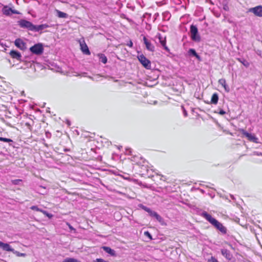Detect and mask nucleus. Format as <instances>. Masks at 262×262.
I'll return each instance as SVG.
<instances>
[{
	"instance_id": "20",
	"label": "nucleus",
	"mask_w": 262,
	"mask_h": 262,
	"mask_svg": "<svg viewBox=\"0 0 262 262\" xmlns=\"http://www.w3.org/2000/svg\"><path fill=\"white\" fill-rule=\"evenodd\" d=\"M149 214L150 216L155 217L159 222H161L162 220L161 216L155 211L151 210Z\"/></svg>"
},
{
	"instance_id": "9",
	"label": "nucleus",
	"mask_w": 262,
	"mask_h": 262,
	"mask_svg": "<svg viewBox=\"0 0 262 262\" xmlns=\"http://www.w3.org/2000/svg\"><path fill=\"white\" fill-rule=\"evenodd\" d=\"M158 39L161 46L167 52H169L170 50L168 47L166 46V36H163L160 34H158Z\"/></svg>"
},
{
	"instance_id": "18",
	"label": "nucleus",
	"mask_w": 262,
	"mask_h": 262,
	"mask_svg": "<svg viewBox=\"0 0 262 262\" xmlns=\"http://www.w3.org/2000/svg\"><path fill=\"white\" fill-rule=\"evenodd\" d=\"M102 248L105 251L106 253L110 254L111 255L115 256H116V252L114 250L112 249L109 247L103 246Z\"/></svg>"
},
{
	"instance_id": "15",
	"label": "nucleus",
	"mask_w": 262,
	"mask_h": 262,
	"mask_svg": "<svg viewBox=\"0 0 262 262\" xmlns=\"http://www.w3.org/2000/svg\"><path fill=\"white\" fill-rule=\"evenodd\" d=\"M0 248L6 251H13V249L7 243H4L0 241Z\"/></svg>"
},
{
	"instance_id": "17",
	"label": "nucleus",
	"mask_w": 262,
	"mask_h": 262,
	"mask_svg": "<svg viewBox=\"0 0 262 262\" xmlns=\"http://www.w3.org/2000/svg\"><path fill=\"white\" fill-rule=\"evenodd\" d=\"M48 27L49 25L47 24H41L38 26L34 25L33 31L38 32L40 30L48 28Z\"/></svg>"
},
{
	"instance_id": "30",
	"label": "nucleus",
	"mask_w": 262,
	"mask_h": 262,
	"mask_svg": "<svg viewBox=\"0 0 262 262\" xmlns=\"http://www.w3.org/2000/svg\"><path fill=\"white\" fill-rule=\"evenodd\" d=\"M14 253L16 254V256H19V257H20V256L25 257L26 255V254L25 253H20L18 251H15L14 252Z\"/></svg>"
},
{
	"instance_id": "34",
	"label": "nucleus",
	"mask_w": 262,
	"mask_h": 262,
	"mask_svg": "<svg viewBox=\"0 0 262 262\" xmlns=\"http://www.w3.org/2000/svg\"><path fill=\"white\" fill-rule=\"evenodd\" d=\"M143 209H144V210H145L146 212H147L149 214L151 211V210L150 208H147L146 207H144Z\"/></svg>"
},
{
	"instance_id": "37",
	"label": "nucleus",
	"mask_w": 262,
	"mask_h": 262,
	"mask_svg": "<svg viewBox=\"0 0 262 262\" xmlns=\"http://www.w3.org/2000/svg\"><path fill=\"white\" fill-rule=\"evenodd\" d=\"M144 234L145 235H147L150 239H151V236L148 231L145 232Z\"/></svg>"
},
{
	"instance_id": "35",
	"label": "nucleus",
	"mask_w": 262,
	"mask_h": 262,
	"mask_svg": "<svg viewBox=\"0 0 262 262\" xmlns=\"http://www.w3.org/2000/svg\"><path fill=\"white\" fill-rule=\"evenodd\" d=\"M25 125L26 126H27L28 127V128L30 130H32V126L31 125H30V124L28 122H26L25 123Z\"/></svg>"
},
{
	"instance_id": "8",
	"label": "nucleus",
	"mask_w": 262,
	"mask_h": 262,
	"mask_svg": "<svg viewBox=\"0 0 262 262\" xmlns=\"http://www.w3.org/2000/svg\"><path fill=\"white\" fill-rule=\"evenodd\" d=\"M2 12L3 14L6 16H10L12 14H19L20 12L16 10H13L11 8H9L7 6H5L2 9Z\"/></svg>"
},
{
	"instance_id": "32",
	"label": "nucleus",
	"mask_w": 262,
	"mask_h": 262,
	"mask_svg": "<svg viewBox=\"0 0 262 262\" xmlns=\"http://www.w3.org/2000/svg\"><path fill=\"white\" fill-rule=\"evenodd\" d=\"M66 224L68 226L69 229L71 230H73L74 231V232H76V229L75 228H74L69 223H67Z\"/></svg>"
},
{
	"instance_id": "23",
	"label": "nucleus",
	"mask_w": 262,
	"mask_h": 262,
	"mask_svg": "<svg viewBox=\"0 0 262 262\" xmlns=\"http://www.w3.org/2000/svg\"><path fill=\"white\" fill-rule=\"evenodd\" d=\"M188 53L195 56L197 59H200V56L197 54L194 49H190L188 51Z\"/></svg>"
},
{
	"instance_id": "16",
	"label": "nucleus",
	"mask_w": 262,
	"mask_h": 262,
	"mask_svg": "<svg viewBox=\"0 0 262 262\" xmlns=\"http://www.w3.org/2000/svg\"><path fill=\"white\" fill-rule=\"evenodd\" d=\"M219 83L221 84L224 89L226 92L230 91V88L226 83V81L225 79L222 78L219 80Z\"/></svg>"
},
{
	"instance_id": "12",
	"label": "nucleus",
	"mask_w": 262,
	"mask_h": 262,
	"mask_svg": "<svg viewBox=\"0 0 262 262\" xmlns=\"http://www.w3.org/2000/svg\"><path fill=\"white\" fill-rule=\"evenodd\" d=\"M80 49L83 52V53L88 55L91 54V52L88 48V47L84 41H83V42H80Z\"/></svg>"
},
{
	"instance_id": "1",
	"label": "nucleus",
	"mask_w": 262,
	"mask_h": 262,
	"mask_svg": "<svg viewBox=\"0 0 262 262\" xmlns=\"http://www.w3.org/2000/svg\"><path fill=\"white\" fill-rule=\"evenodd\" d=\"M202 216L213 226H214L216 229L219 230L222 233L225 234L227 232L226 228L224 226L222 223L219 222L215 219L212 217V216L208 214L207 212L204 211L202 212Z\"/></svg>"
},
{
	"instance_id": "11",
	"label": "nucleus",
	"mask_w": 262,
	"mask_h": 262,
	"mask_svg": "<svg viewBox=\"0 0 262 262\" xmlns=\"http://www.w3.org/2000/svg\"><path fill=\"white\" fill-rule=\"evenodd\" d=\"M143 41L144 43L145 44L146 46V48L147 50L154 52L155 50V47L150 42V41H149L147 38L144 36H143Z\"/></svg>"
},
{
	"instance_id": "19",
	"label": "nucleus",
	"mask_w": 262,
	"mask_h": 262,
	"mask_svg": "<svg viewBox=\"0 0 262 262\" xmlns=\"http://www.w3.org/2000/svg\"><path fill=\"white\" fill-rule=\"evenodd\" d=\"M219 100V96L217 93H214L211 99V103L212 104H216Z\"/></svg>"
},
{
	"instance_id": "33",
	"label": "nucleus",
	"mask_w": 262,
	"mask_h": 262,
	"mask_svg": "<svg viewBox=\"0 0 262 262\" xmlns=\"http://www.w3.org/2000/svg\"><path fill=\"white\" fill-rule=\"evenodd\" d=\"M127 46L129 47L130 48L133 47V43L131 40H129V41L126 44Z\"/></svg>"
},
{
	"instance_id": "31",
	"label": "nucleus",
	"mask_w": 262,
	"mask_h": 262,
	"mask_svg": "<svg viewBox=\"0 0 262 262\" xmlns=\"http://www.w3.org/2000/svg\"><path fill=\"white\" fill-rule=\"evenodd\" d=\"M208 262H218V261L215 257L211 256L210 259L208 260Z\"/></svg>"
},
{
	"instance_id": "6",
	"label": "nucleus",
	"mask_w": 262,
	"mask_h": 262,
	"mask_svg": "<svg viewBox=\"0 0 262 262\" xmlns=\"http://www.w3.org/2000/svg\"><path fill=\"white\" fill-rule=\"evenodd\" d=\"M30 51L36 55H40L42 53L43 48L42 45L38 43L31 47L30 49Z\"/></svg>"
},
{
	"instance_id": "14",
	"label": "nucleus",
	"mask_w": 262,
	"mask_h": 262,
	"mask_svg": "<svg viewBox=\"0 0 262 262\" xmlns=\"http://www.w3.org/2000/svg\"><path fill=\"white\" fill-rule=\"evenodd\" d=\"M10 55L12 58L16 59L18 60L20 59L21 57L20 53L15 50H11L10 52Z\"/></svg>"
},
{
	"instance_id": "24",
	"label": "nucleus",
	"mask_w": 262,
	"mask_h": 262,
	"mask_svg": "<svg viewBox=\"0 0 262 262\" xmlns=\"http://www.w3.org/2000/svg\"><path fill=\"white\" fill-rule=\"evenodd\" d=\"M237 60L242 63L246 67H248L250 65L249 63L245 59H241V58H237Z\"/></svg>"
},
{
	"instance_id": "10",
	"label": "nucleus",
	"mask_w": 262,
	"mask_h": 262,
	"mask_svg": "<svg viewBox=\"0 0 262 262\" xmlns=\"http://www.w3.org/2000/svg\"><path fill=\"white\" fill-rule=\"evenodd\" d=\"M14 44L16 47L21 50H24L26 49V43L21 39H16L14 41Z\"/></svg>"
},
{
	"instance_id": "2",
	"label": "nucleus",
	"mask_w": 262,
	"mask_h": 262,
	"mask_svg": "<svg viewBox=\"0 0 262 262\" xmlns=\"http://www.w3.org/2000/svg\"><path fill=\"white\" fill-rule=\"evenodd\" d=\"M238 132L241 133L243 136L246 137L249 141L255 143H258V138L254 134L249 133L242 128H239Z\"/></svg>"
},
{
	"instance_id": "29",
	"label": "nucleus",
	"mask_w": 262,
	"mask_h": 262,
	"mask_svg": "<svg viewBox=\"0 0 262 262\" xmlns=\"http://www.w3.org/2000/svg\"><path fill=\"white\" fill-rule=\"evenodd\" d=\"M42 213L46 216H48L49 219H51L53 217V215L52 214L49 213L47 211L45 210H43Z\"/></svg>"
},
{
	"instance_id": "5",
	"label": "nucleus",
	"mask_w": 262,
	"mask_h": 262,
	"mask_svg": "<svg viewBox=\"0 0 262 262\" xmlns=\"http://www.w3.org/2000/svg\"><path fill=\"white\" fill-rule=\"evenodd\" d=\"M191 38L192 40L199 41L200 37L198 35V30L195 26L193 25L190 26Z\"/></svg>"
},
{
	"instance_id": "26",
	"label": "nucleus",
	"mask_w": 262,
	"mask_h": 262,
	"mask_svg": "<svg viewBox=\"0 0 262 262\" xmlns=\"http://www.w3.org/2000/svg\"><path fill=\"white\" fill-rule=\"evenodd\" d=\"M0 141L5 142H12L13 140L11 139L6 138H3V137H0Z\"/></svg>"
},
{
	"instance_id": "4",
	"label": "nucleus",
	"mask_w": 262,
	"mask_h": 262,
	"mask_svg": "<svg viewBox=\"0 0 262 262\" xmlns=\"http://www.w3.org/2000/svg\"><path fill=\"white\" fill-rule=\"evenodd\" d=\"M138 59L142 65L146 69L151 68V62L144 55L138 56Z\"/></svg>"
},
{
	"instance_id": "22",
	"label": "nucleus",
	"mask_w": 262,
	"mask_h": 262,
	"mask_svg": "<svg viewBox=\"0 0 262 262\" xmlns=\"http://www.w3.org/2000/svg\"><path fill=\"white\" fill-rule=\"evenodd\" d=\"M98 57H99L100 60L104 64H105L107 61V59L106 56L103 54H98Z\"/></svg>"
},
{
	"instance_id": "3",
	"label": "nucleus",
	"mask_w": 262,
	"mask_h": 262,
	"mask_svg": "<svg viewBox=\"0 0 262 262\" xmlns=\"http://www.w3.org/2000/svg\"><path fill=\"white\" fill-rule=\"evenodd\" d=\"M17 23L20 28L27 29L30 31H33L34 25L31 22L25 19H20L18 21Z\"/></svg>"
},
{
	"instance_id": "28",
	"label": "nucleus",
	"mask_w": 262,
	"mask_h": 262,
	"mask_svg": "<svg viewBox=\"0 0 262 262\" xmlns=\"http://www.w3.org/2000/svg\"><path fill=\"white\" fill-rule=\"evenodd\" d=\"M22 181V180L21 179H15V180H12L11 181V183L13 184V185H18L19 182H21Z\"/></svg>"
},
{
	"instance_id": "27",
	"label": "nucleus",
	"mask_w": 262,
	"mask_h": 262,
	"mask_svg": "<svg viewBox=\"0 0 262 262\" xmlns=\"http://www.w3.org/2000/svg\"><path fill=\"white\" fill-rule=\"evenodd\" d=\"M31 209L32 210L36 211H39L42 213V211L43 210L39 209L37 206H32L31 207Z\"/></svg>"
},
{
	"instance_id": "36",
	"label": "nucleus",
	"mask_w": 262,
	"mask_h": 262,
	"mask_svg": "<svg viewBox=\"0 0 262 262\" xmlns=\"http://www.w3.org/2000/svg\"><path fill=\"white\" fill-rule=\"evenodd\" d=\"M219 114L220 115H225L226 114V112L224 110H221L220 111Z\"/></svg>"
},
{
	"instance_id": "13",
	"label": "nucleus",
	"mask_w": 262,
	"mask_h": 262,
	"mask_svg": "<svg viewBox=\"0 0 262 262\" xmlns=\"http://www.w3.org/2000/svg\"><path fill=\"white\" fill-rule=\"evenodd\" d=\"M222 254L228 260H231L232 255L231 254L230 252L226 249H223L221 250Z\"/></svg>"
},
{
	"instance_id": "25",
	"label": "nucleus",
	"mask_w": 262,
	"mask_h": 262,
	"mask_svg": "<svg viewBox=\"0 0 262 262\" xmlns=\"http://www.w3.org/2000/svg\"><path fill=\"white\" fill-rule=\"evenodd\" d=\"M62 262H81L80 261L73 258H67L64 259Z\"/></svg>"
},
{
	"instance_id": "7",
	"label": "nucleus",
	"mask_w": 262,
	"mask_h": 262,
	"mask_svg": "<svg viewBox=\"0 0 262 262\" xmlns=\"http://www.w3.org/2000/svg\"><path fill=\"white\" fill-rule=\"evenodd\" d=\"M248 11L253 13L256 16L262 17L261 5H258L255 7L251 8L249 9Z\"/></svg>"
},
{
	"instance_id": "21",
	"label": "nucleus",
	"mask_w": 262,
	"mask_h": 262,
	"mask_svg": "<svg viewBox=\"0 0 262 262\" xmlns=\"http://www.w3.org/2000/svg\"><path fill=\"white\" fill-rule=\"evenodd\" d=\"M57 13V15L59 18H67L68 17V14L64 12H61L58 10H55Z\"/></svg>"
}]
</instances>
